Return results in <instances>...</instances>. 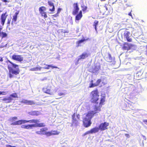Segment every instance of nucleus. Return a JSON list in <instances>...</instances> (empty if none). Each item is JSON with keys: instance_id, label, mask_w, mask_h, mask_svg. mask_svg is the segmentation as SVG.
Masks as SVG:
<instances>
[{"instance_id": "obj_28", "label": "nucleus", "mask_w": 147, "mask_h": 147, "mask_svg": "<svg viewBox=\"0 0 147 147\" xmlns=\"http://www.w3.org/2000/svg\"><path fill=\"white\" fill-rule=\"evenodd\" d=\"M18 119V118L17 117H12L10 119V121L11 122H12V123H12L13 122H15V121L17 120Z\"/></svg>"}, {"instance_id": "obj_35", "label": "nucleus", "mask_w": 147, "mask_h": 147, "mask_svg": "<svg viewBox=\"0 0 147 147\" xmlns=\"http://www.w3.org/2000/svg\"><path fill=\"white\" fill-rule=\"evenodd\" d=\"M2 38L4 37H6L7 36V34L4 32H1V35Z\"/></svg>"}, {"instance_id": "obj_7", "label": "nucleus", "mask_w": 147, "mask_h": 147, "mask_svg": "<svg viewBox=\"0 0 147 147\" xmlns=\"http://www.w3.org/2000/svg\"><path fill=\"white\" fill-rule=\"evenodd\" d=\"M82 122L83 126L86 128L90 127L92 124L91 120L85 117L83 119Z\"/></svg>"}, {"instance_id": "obj_43", "label": "nucleus", "mask_w": 147, "mask_h": 147, "mask_svg": "<svg viewBox=\"0 0 147 147\" xmlns=\"http://www.w3.org/2000/svg\"><path fill=\"white\" fill-rule=\"evenodd\" d=\"M125 135L127 138H129L130 137V136L128 134H125Z\"/></svg>"}, {"instance_id": "obj_12", "label": "nucleus", "mask_w": 147, "mask_h": 147, "mask_svg": "<svg viewBox=\"0 0 147 147\" xmlns=\"http://www.w3.org/2000/svg\"><path fill=\"white\" fill-rule=\"evenodd\" d=\"M8 16L7 12L2 13L1 16V25L3 26L5 23L6 18Z\"/></svg>"}, {"instance_id": "obj_39", "label": "nucleus", "mask_w": 147, "mask_h": 147, "mask_svg": "<svg viewBox=\"0 0 147 147\" xmlns=\"http://www.w3.org/2000/svg\"><path fill=\"white\" fill-rule=\"evenodd\" d=\"M90 134V132L89 131H86V132H85L82 135V136H84L85 135H87L88 134Z\"/></svg>"}, {"instance_id": "obj_25", "label": "nucleus", "mask_w": 147, "mask_h": 147, "mask_svg": "<svg viewBox=\"0 0 147 147\" xmlns=\"http://www.w3.org/2000/svg\"><path fill=\"white\" fill-rule=\"evenodd\" d=\"M88 56V54L86 53H83L80 56V59H84Z\"/></svg>"}, {"instance_id": "obj_40", "label": "nucleus", "mask_w": 147, "mask_h": 147, "mask_svg": "<svg viewBox=\"0 0 147 147\" xmlns=\"http://www.w3.org/2000/svg\"><path fill=\"white\" fill-rule=\"evenodd\" d=\"M36 133L38 135H42L40 130V131H36Z\"/></svg>"}, {"instance_id": "obj_50", "label": "nucleus", "mask_w": 147, "mask_h": 147, "mask_svg": "<svg viewBox=\"0 0 147 147\" xmlns=\"http://www.w3.org/2000/svg\"><path fill=\"white\" fill-rule=\"evenodd\" d=\"M131 11L130 12H129L128 15L129 16H132V15H131Z\"/></svg>"}, {"instance_id": "obj_30", "label": "nucleus", "mask_w": 147, "mask_h": 147, "mask_svg": "<svg viewBox=\"0 0 147 147\" xmlns=\"http://www.w3.org/2000/svg\"><path fill=\"white\" fill-rule=\"evenodd\" d=\"M47 65V67H45V69H49L50 67H51L52 69L58 68L57 66H53L51 65Z\"/></svg>"}, {"instance_id": "obj_27", "label": "nucleus", "mask_w": 147, "mask_h": 147, "mask_svg": "<svg viewBox=\"0 0 147 147\" xmlns=\"http://www.w3.org/2000/svg\"><path fill=\"white\" fill-rule=\"evenodd\" d=\"M48 129L47 127H44L41 128L40 129L42 135H45V133L48 130Z\"/></svg>"}, {"instance_id": "obj_16", "label": "nucleus", "mask_w": 147, "mask_h": 147, "mask_svg": "<svg viewBox=\"0 0 147 147\" xmlns=\"http://www.w3.org/2000/svg\"><path fill=\"white\" fill-rule=\"evenodd\" d=\"M100 69V64H96L94 65V67H92L90 71V72L95 73L97 72Z\"/></svg>"}, {"instance_id": "obj_32", "label": "nucleus", "mask_w": 147, "mask_h": 147, "mask_svg": "<svg viewBox=\"0 0 147 147\" xmlns=\"http://www.w3.org/2000/svg\"><path fill=\"white\" fill-rule=\"evenodd\" d=\"M51 132L52 133V135H57L59 134V132L57 131H51Z\"/></svg>"}, {"instance_id": "obj_54", "label": "nucleus", "mask_w": 147, "mask_h": 147, "mask_svg": "<svg viewBox=\"0 0 147 147\" xmlns=\"http://www.w3.org/2000/svg\"><path fill=\"white\" fill-rule=\"evenodd\" d=\"M1 3H0V9L1 8Z\"/></svg>"}, {"instance_id": "obj_47", "label": "nucleus", "mask_w": 147, "mask_h": 147, "mask_svg": "<svg viewBox=\"0 0 147 147\" xmlns=\"http://www.w3.org/2000/svg\"><path fill=\"white\" fill-rule=\"evenodd\" d=\"M142 137H143V138L145 140H146V137L144 136L143 135H142Z\"/></svg>"}, {"instance_id": "obj_17", "label": "nucleus", "mask_w": 147, "mask_h": 147, "mask_svg": "<svg viewBox=\"0 0 147 147\" xmlns=\"http://www.w3.org/2000/svg\"><path fill=\"white\" fill-rule=\"evenodd\" d=\"M96 113V112H94L93 111H90L86 114L85 117L91 120V119L94 117V114Z\"/></svg>"}, {"instance_id": "obj_37", "label": "nucleus", "mask_w": 147, "mask_h": 147, "mask_svg": "<svg viewBox=\"0 0 147 147\" xmlns=\"http://www.w3.org/2000/svg\"><path fill=\"white\" fill-rule=\"evenodd\" d=\"M45 135H46L47 136H52V133L51 131H46V132L45 133Z\"/></svg>"}, {"instance_id": "obj_38", "label": "nucleus", "mask_w": 147, "mask_h": 147, "mask_svg": "<svg viewBox=\"0 0 147 147\" xmlns=\"http://www.w3.org/2000/svg\"><path fill=\"white\" fill-rule=\"evenodd\" d=\"M7 92L4 91H0V95H5L7 94Z\"/></svg>"}, {"instance_id": "obj_42", "label": "nucleus", "mask_w": 147, "mask_h": 147, "mask_svg": "<svg viewBox=\"0 0 147 147\" xmlns=\"http://www.w3.org/2000/svg\"><path fill=\"white\" fill-rule=\"evenodd\" d=\"M2 2H4L5 3L6 2H9V1L7 0H1Z\"/></svg>"}, {"instance_id": "obj_31", "label": "nucleus", "mask_w": 147, "mask_h": 147, "mask_svg": "<svg viewBox=\"0 0 147 147\" xmlns=\"http://www.w3.org/2000/svg\"><path fill=\"white\" fill-rule=\"evenodd\" d=\"M109 59H107V61L108 62H111L112 61V59L111 55L110 54H108Z\"/></svg>"}, {"instance_id": "obj_6", "label": "nucleus", "mask_w": 147, "mask_h": 147, "mask_svg": "<svg viewBox=\"0 0 147 147\" xmlns=\"http://www.w3.org/2000/svg\"><path fill=\"white\" fill-rule=\"evenodd\" d=\"M80 115L77 112L74 113L72 115V125L77 126L80 120Z\"/></svg>"}, {"instance_id": "obj_3", "label": "nucleus", "mask_w": 147, "mask_h": 147, "mask_svg": "<svg viewBox=\"0 0 147 147\" xmlns=\"http://www.w3.org/2000/svg\"><path fill=\"white\" fill-rule=\"evenodd\" d=\"M39 122L38 119H32L29 120H20L16 121L13 122L11 124V125H20L22 124L26 123H34L37 124V122Z\"/></svg>"}, {"instance_id": "obj_11", "label": "nucleus", "mask_w": 147, "mask_h": 147, "mask_svg": "<svg viewBox=\"0 0 147 147\" xmlns=\"http://www.w3.org/2000/svg\"><path fill=\"white\" fill-rule=\"evenodd\" d=\"M109 123L104 122L101 123L99 126L98 128L101 131H104L107 129V127L109 125Z\"/></svg>"}, {"instance_id": "obj_44", "label": "nucleus", "mask_w": 147, "mask_h": 147, "mask_svg": "<svg viewBox=\"0 0 147 147\" xmlns=\"http://www.w3.org/2000/svg\"><path fill=\"white\" fill-rule=\"evenodd\" d=\"M143 122H144L145 124H147V119H145L144 120H143Z\"/></svg>"}, {"instance_id": "obj_13", "label": "nucleus", "mask_w": 147, "mask_h": 147, "mask_svg": "<svg viewBox=\"0 0 147 147\" xmlns=\"http://www.w3.org/2000/svg\"><path fill=\"white\" fill-rule=\"evenodd\" d=\"M130 34V32L127 31H125L123 34L124 38L126 39L128 42H131L132 41V39L129 36Z\"/></svg>"}, {"instance_id": "obj_51", "label": "nucleus", "mask_w": 147, "mask_h": 147, "mask_svg": "<svg viewBox=\"0 0 147 147\" xmlns=\"http://www.w3.org/2000/svg\"><path fill=\"white\" fill-rule=\"evenodd\" d=\"M3 61V58L2 57H1L0 58V61L2 62Z\"/></svg>"}, {"instance_id": "obj_45", "label": "nucleus", "mask_w": 147, "mask_h": 147, "mask_svg": "<svg viewBox=\"0 0 147 147\" xmlns=\"http://www.w3.org/2000/svg\"><path fill=\"white\" fill-rule=\"evenodd\" d=\"M61 10V8H58L57 10V13H59L60 12Z\"/></svg>"}, {"instance_id": "obj_41", "label": "nucleus", "mask_w": 147, "mask_h": 147, "mask_svg": "<svg viewBox=\"0 0 147 147\" xmlns=\"http://www.w3.org/2000/svg\"><path fill=\"white\" fill-rule=\"evenodd\" d=\"M65 94L62 93V92H60L58 93V95L59 96H62L64 95Z\"/></svg>"}, {"instance_id": "obj_48", "label": "nucleus", "mask_w": 147, "mask_h": 147, "mask_svg": "<svg viewBox=\"0 0 147 147\" xmlns=\"http://www.w3.org/2000/svg\"><path fill=\"white\" fill-rule=\"evenodd\" d=\"M2 26H0V35H1V31L2 30Z\"/></svg>"}, {"instance_id": "obj_33", "label": "nucleus", "mask_w": 147, "mask_h": 147, "mask_svg": "<svg viewBox=\"0 0 147 147\" xmlns=\"http://www.w3.org/2000/svg\"><path fill=\"white\" fill-rule=\"evenodd\" d=\"M10 97H13L14 98H17L18 97L17 94L16 93H14L11 94L10 95Z\"/></svg>"}, {"instance_id": "obj_24", "label": "nucleus", "mask_w": 147, "mask_h": 147, "mask_svg": "<svg viewBox=\"0 0 147 147\" xmlns=\"http://www.w3.org/2000/svg\"><path fill=\"white\" fill-rule=\"evenodd\" d=\"M48 3L49 5L50 6H51L52 7V8L51 9H49V10L50 11L52 12L54 11L55 10V8L54 3L51 1H48Z\"/></svg>"}, {"instance_id": "obj_20", "label": "nucleus", "mask_w": 147, "mask_h": 147, "mask_svg": "<svg viewBox=\"0 0 147 147\" xmlns=\"http://www.w3.org/2000/svg\"><path fill=\"white\" fill-rule=\"evenodd\" d=\"M19 11H17L16 12L14 15L13 16V18L12 19L11 24L13 25L14 23H16V22L17 19V16L19 14Z\"/></svg>"}, {"instance_id": "obj_52", "label": "nucleus", "mask_w": 147, "mask_h": 147, "mask_svg": "<svg viewBox=\"0 0 147 147\" xmlns=\"http://www.w3.org/2000/svg\"><path fill=\"white\" fill-rule=\"evenodd\" d=\"M6 147H12V146H11V145H7L6 146Z\"/></svg>"}, {"instance_id": "obj_19", "label": "nucleus", "mask_w": 147, "mask_h": 147, "mask_svg": "<svg viewBox=\"0 0 147 147\" xmlns=\"http://www.w3.org/2000/svg\"><path fill=\"white\" fill-rule=\"evenodd\" d=\"M105 101V94L101 95V97L100 98V102L99 103L100 107H102V106L104 104V102Z\"/></svg>"}, {"instance_id": "obj_21", "label": "nucleus", "mask_w": 147, "mask_h": 147, "mask_svg": "<svg viewBox=\"0 0 147 147\" xmlns=\"http://www.w3.org/2000/svg\"><path fill=\"white\" fill-rule=\"evenodd\" d=\"M28 114L30 116H37L40 114V113L38 111H31L29 112Z\"/></svg>"}, {"instance_id": "obj_53", "label": "nucleus", "mask_w": 147, "mask_h": 147, "mask_svg": "<svg viewBox=\"0 0 147 147\" xmlns=\"http://www.w3.org/2000/svg\"><path fill=\"white\" fill-rule=\"evenodd\" d=\"M146 53H147V45L146 46Z\"/></svg>"}, {"instance_id": "obj_1", "label": "nucleus", "mask_w": 147, "mask_h": 147, "mask_svg": "<svg viewBox=\"0 0 147 147\" xmlns=\"http://www.w3.org/2000/svg\"><path fill=\"white\" fill-rule=\"evenodd\" d=\"M7 63L9 71V76L10 78H13L14 75H17L19 74L20 71L18 65L13 63L9 60L7 61Z\"/></svg>"}, {"instance_id": "obj_4", "label": "nucleus", "mask_w": 147, "mask_h": 147, "mask_svg": "<svg viewBox=\"0 0 147 147\" xmlns=\"http://www.w3.org/2000/svg\"><path fill=\"white\" fill-rule=\"evenodd\" d=\"M91 102L92 103H98L97 101L99 99V95L97 89L93 90L91 92Z\"/></svg>"}, {"instance_id": "obj_26", "label": "nucleus", "mask_w": 147, "mask_h": 147, "mask_svg": "<svg viewBox=\"0 0 147 147\" xmlns=\"http://www.w3.org/2000/svg\"><path fill=\"white\" fill-rule=\"evenodd\" d=\"M101 107H100L99 105L98 106H95L94 108V111L96 112V113H98L99 111H101L100 108Z\"/></svg>"}, {"instance_id": "obj_55", "label": "nucleus", "mask_w": 147, "mask_h": 147, "mask_svg": "<svg viewBox=\"0 0 147 147\" xmlns=\"http://www.w3.org/2000/svg\"><path fill=\"white\" fill-rule=\"evenodd\" d=\"M105 0H101V1H105Z\"/></svg>"}, {"instance_id": "obj_49", "label": "nucleus", "mask_w": 147, "mask_h": 147, "mask_svg": "<svg viewBox=\"0 0 147 147\" xmlns=\"http://www.w3.org/2000/svg\"><path fill=\"white\" fill-rule=\"evenodd\" d=\"M10 20H8L7 22V24H9L10 22Z\"/></svg>"}, {"instance_id": "obj_29", "label": "nucleus", "mask_w": 147, "mask_h": 147, "mask_svg": "<svg viewBox=\"0 0 147 147\" xmlns=\"http://www.w3.org/2000/svg\"><path fill=\"white\" fill-rule=\"evenodd\" d=\"M45 92L49 94L50 95H52L53 94V92L50 89H47L45 91Z\"/></svg>"}, {"instance_id": "obj_8", "label": "nucleus", "mask_w": 147, "mask_h": 147, "mask_svg": "<svg viewBox=\"0 0 147 147\" xmlns=\"http://www.w3.org/2000/svg\"><path fill=\"white\" fill-rule=\"evenodd\" d=\"M46 10V8L45 7L42 6L39 8V11L42 17H43L45 18L47 17V13L45 11Z\"/></svg>"}, {"instance_id": "obj_9", "label": "nucleus", "mask_w": 147, "mask_h": 147, "mask_svg": "<svg viewBox=\"0 0 147 147\" xmlns=\"http://www.w3.org/2000/svg\"><path fill=\"white\" fill-rule=\"evenodd\" d=\"M134 46V45L132 44L125 42L123 44L122 49L124 50L128 51L131 49Z\"/></svg>"}, {"instance_id": "obj_5", "label": "nucleus", "mask_w": 147, "mask_h": 147, "mask_svg": "<svg viewBox=\"0 0 147 147\" xmlns=\"http://www.w3.org/2000/svg\"><path fill=\"white\" fill-rule=\"evenodd\" d=\"M45 125L43 123H41L37 124H32L28 125H23L21 126L22 128L27 129H32L33 127H45Z\"/></svg>"}, {"instance_id": "obj_56", "label": "nucleus", "mask_w": 147, "mask_h": 147, "mask_svg": "<svg viewBox=\"0 0 147 147\" xmlns=\"http://www.w3.org/2000/svg\"><path fill=\"white\" fill-rule=\"evenodd\" d=\"M71 24H73V22L72 21L71 22Z\"/></svg>"}, {"instance_id": "obj_10", "label": "nucleus", "mask_w": 147, "mask_h": 147, "mask_svg": "<svg viewBox=\"0 0 147 147\" xmlns=\"http://www.w3.org/2000/svg\"><path fill=\"white\" fill-rule=\"evenodd\" d=\"M101 82V80L100 79H98L96 81L95 84L93 83V80H91L90 82V83L89 84V88H92L98 86Z\"/></svg>"}, {"instance_id": "obj_15", "label": "nucleus", "mask_w": 147, "mask_h": 147, "mask_svg": "<svg viewBox=\"0 0 147 147\" xmlns=\"http://www.w3.org/2000/svg\"><path fill=\"white\" fill-rule=\"evenodd\" d=\"M20 102L27 105H33L35 104V102L32 100H28L26 99H22L20 101Z\"/></svg>"}, {"instance_id": "obj_46", "label": "nucleus", "mask_w": 147, "mask_h": 147, "mask_svg": "<svg viewBox=\"0 0 147 147\" xmlns=\"http://www.w3.org/2000/svg\"><path fill=\"white\" fill-rule=\"evenodd\" d=\"M104 7H105V9L107 11L108 10V7H107V6L106 4L104 6Z\"/></svg>"}, {"instance_id": "obj_18", "label": "nucleus", "mask_w": 147, "mask_h": 147, "mask_svg": "<svg viewBox=\"0 0 147 147\" xmlns=\"http://www.w3.org/2000/svg\"><path fill=\"white\" fill-rule=\"evenodd\" d=\"M90 40L89 38H87L86 39L83 38L80 40H78L76 41V47H78L82 46V43L84 41Z\"/></svg>"}, {"instance_id": "obj_36", "label": "nucleus", "mask_w": 147, "mask_h": 147, "mask_svg": "<svg viewBox=\"0 0 147 147\" xmlns=\"http://www.w3.org/2000/svg\"><path fill=\"white\" fill-rule=\"evenodd\" d=\"M98 22L97 20L95 21L94 22L93 26L94 27V28L96 30V26L98 24Z\"/></svg>"}, {"instance_id": "obj_2", "label": "nucleus", "mask_w": 147, "mask_h": 147, "mask_svg": "<svg viewBox=\"0 0 147 147\" xmlns=\"http://www.w3.org/2000/svg\"><path fill=\"white\" fill-rule=\"evenodd\" d=\"M73 10L72 14L74 16L76 15L75 17V20L79 21L81 20L83 16L82 11H80L78 13L80 9L78 2L74 3L73 4Z\"/></svg>"}, {"instance_id": "obj_23", "label": "nucleus", "mask_w": 147, "mask_h": 147, "mask_svg": "<svg viewBox=\"0 0 147 147\" xmlns=\"http://www.w3.org/2000/svg\"><path fill=\"white\" fill-rule=\"evenodd\" d=\"M99 128L98 127H95L89 130L90 134L95 133L98 132L99 131Z\"/></svg>"}, {"instance_id": "obj_14", "label": "nucleus", "mask_w": 147, "mask_h": 147, "mask_svg": "<svg viewBox=\"0 0 147 147\" xmlns=\"http://www.w3.org/2000/svg\"><path fill=\"white\" fill-rule=\"evenodd\" d=\"M11 58L13 60L19 62H21L23 60V57L21 55H13Z\"/></svg>"}, {"instance_id": "obj_22", "label": "nucleus", "mask_w": 147, "mask_h": 147, "mask_svg": "<svg viewBox=\"0 0 147 147\" xmlns=\"http://www.w3.org/2000/svg\"><path fill=\"white\" fill-rule=\"evenodd\" d=\"M13 98L9 96L8 98H4L2 100L6 103H9L11 102V100H13Z\"/></svg>"}, {"instance_id": "obj_34", "label": "nucleus", "mask_w": 147, "mask_h": 147, "mask_svg": "<svg viewBox=\"0 0 147 147\" xmlns=\"http://www.w3.org/2000/svg\"><path fill=\"white\" fill-rule=\"evenodd\" d=\"M81 7L82 8V11L83 12L85 11L86 10L87 8V6L85 5L81 6Z\"/></svg>"}]
</instances>
